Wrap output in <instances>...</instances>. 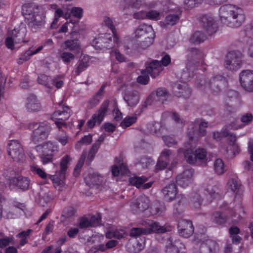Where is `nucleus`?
I'll return each mask as SVG.
<instances>
[{
  "label": "nucleus",
  "instance_id": "1",
  "mask_svg": "<svg viewBox=\"0 0 253 253\" xmlns=\"http://www.w3.org/2000/svg\"><path fill=\"white\" fill-rule=\"evenodd\" d=\"M219 15L221 22L230 27H238L245 20L243 10L231 4L221 6Z\"/></svg>",
  "mask_w": 253,
  "mask_h": 253
},
{
  "label": "nucleus",
  "instance_id": "2",
  "mask_svg": "<svg viewBox=\"0 0 253 253\" xmlns=\"http://www.w3.org/2000/svg\"><path fill=\"white\" fill-rule=\"evenodd\" d=\"M169 120H173L179 127H182L184 125V121L181 119L179 115L175 112H166L162 115V123ZM147 131L153 134L158 136H163V134H166L168 129L162 123L152 122L147 126Z\"/></svg>",
  "mask_w": 253,
  "mask_h": 253
},
{
  "label": "nucleus",
  "instance_id": "3",
  "mask_svg": "<svg viewBox=\"0 0 253 253\" xmlns=\"http://www.w3.org/2000/svg\"><path fill=\"white\" fill-rule=\"evenodd\" d=\"M28 128L32 131L31 139L35 143L41 142L46 139L51 130L49 123L46 122L30 123Z\"/></svg>",
  "mask_w": 253,
  "mask_h": 253
},
{
  "label": "nucleus",
  "instance_id": "4",
  "mask_svg": "<svg viewBox=\"0 0 253 253\" xmlns=\"http://www.w3.org/2000/svg\"><path fill=\"white\" fill-rule=\"evenodd\" d=\"M35 149L43 165L52 163L58 151V145L50 141L37 145Z\"/></svg>",
  "mask_w": 253,
  "mask_h": 253
},
{
  "label": "nucleus",
  "instance_id": "5",
  "mask_svg": "<svg viewBox=\"0 0 253 253\" xmlns=\"http://www.w3.org/2000/svg\"><path fill=\"white\" fill-rule=\"evenodd\" d=\"M22 11L29 24L41 25L42 18L39 14L40 8L35 3L25 4L22 7Z\"/></svg>",
  "mask_w": 253,
  "mask_h": 253
},
{
  "label": "nucleus",
  "instance_id": "6",
  "mask_svg": "<svg viewBox=\"0 0 253 253\" xmlns=\"http://www.w3.org/2000/svg\"><path fill=\"white\" fill-rule=\"evenodd\" d=\"M178 153L179 154H183L186 161L190 164H195L197 161L202 162H207V152L206 149L204 148H198L196 150L194 153V157L192 154V151L191 149H188L184 151L183 149L178 150Z\"/></svg>",
  "mask_w": 253,
  "mask_h": 253
},
{
  "label": "nucleus",
  "instance_id": "7",
  "mask_svg": "<svg viewBox=\"0 0 253 253\" xmlns=\"http://www.w3.org/2000/svg\"><path fill=\"white\" fill-rule=\"evenodd\" d=\"M7 152L14 161L20 162L24 160L23 150L21 144L17 140L9 141L7 144Z\"/></svg>",
  "mask_w": 253,
  "mask_h": 253
},
{
  "label": "nucleus",
  "instance_id": "8",
  "mask_svg": "<svg viewBox=\"0 0 253 253\" xmlns=\"http://www.w3.org/2000/svg\"><path fill=\"white\" fill-rule=\"evenodd\" d=\"M71 116V111L67 106H63L61 109L55 111L52 115V120H56L55 124L59 131H61L63 126H66L65 121L67 120Z\"/></svg>",
  "mask_w": 253,
  "mask_h": 253
},
{
  "label": "nucleus",
  "instance_id": "9",
  "mask_svg": "<svg viewBox=\"0 0 253 253\" xmlns=\"http://www.w3.org/2000/svg\"><path fill=\"white\" fill-rule=\"evenodd\" d=\"M242 55L239 51H232L228 53L225 61V67L228 70L234 71L240 68L242 64Z\"/></svg>",
  "mask_w": 253,
  "mask_h": 253
},
{
  "label": "nucleus",
  "instance_id": "10",
  "mask_svg": "<svg viewBox=\"0 0 253 253\" xmlns=\"http://www.w3.org/2000/svg\"><path fill=\"white\" fill-rule=\"evenodd\" d=\"M225 83V79L222 76L216 75L210 79L208 83L206 82L205 79L201 80L198 87H200L204 86L205 89H211L214 92H217L220 89L221 85Z\"/></svg>",
  "mask_w": 253,
  "mask_h": 253
},
{
  "label": "nucleus",
  "instance_id": "11",
  "mask_svg": "<svg viewBox=\"0 0 253 253\" xmlns=\"http://www.w3.org/2000/svg\"><path fill=\"white\" fill-rule=\"evenodd\" d=\"M110 102L108 100L104 101L101 104L97 112L93 114L91 118L87 122V126L92 128L97 123L100 125L103 120L104 117L108 110Z\"/></svg>",
  "mask_w": 253,
  "mask_h": 253
},
{
  "label": "nucleus",
  "instance_id": "12",
  "mask_svg": "<svg viewBox=\"0 0 253 253\" xmlns=\"http://www.w3.org/2000/svg\"><path fill=\"white\" fill-rule=\"evenodd\" d=\"M228 145L223 153H226L228 158H234L238 155L241 151L240 147L237 143V137L234 134H232L228 138Z\"/></svg>",
  "mask_w": 253,
  "mask_h": 253
},
{
  "label": "nucleus",
  "instance_id": "13",
  "mask_svg": "<svg viewBox=\"0 0 253 253\" xmlns=\"http://www.w3.org/2000/svg\"><path fill=\"white\" fill-rule=\"evenodd\" d=\"M166 253H185V247L179 239L169 238L165 247Z\"/></svg>",
  "mask_w": 253,
  "mask_h": 253
},
{
  "label": "nucleus",
  "instance_id": "14",
  "mask_svg": "<svg viewBox=\"0 0 253 253\" xmlns=\"http://www.w3.org/2000/svg\"><path fill=\"white\" fill-rule=\"evenodd\" d=\"M239 80L241 85L245 90L253 91V71H243L240 74Z\"/></svg>",
  "mask_w": 253,
  "mask_h": 253
},
{
  "label": "nucleus",
  "instance_id": "15",
  "mask_svg": "<svg viewBox=\"0 0 253 253\" xmlns=\"http://www.w3.org/2000/svg\"><path fill=\"white\" fill-rule=\"evenodd\" d=\"M142 224L145 226L144 234L145 235L153 233H163L169 231L167 227L160 226L158 223L150 220L144 221Z\"/></svg>",
  "mask_w": 253,
  "mask_h": 253
},
{
  "label": "nucleus",
  "instance_id": "16",
  "mask_svg": "<svg viewBox=\"0 0 253 253\" xmlns=\"http://www.w3.org/2000/svg\"><path fill=\"white\" fill-rule=\"evenodd\" d=\"M201 26L209 35H211L217 30V24L211 15H204L200 18Z\"/></svg>",
  "mask_w": 253,
  "mask_h": 253
},
{
  "label": "nucleus",
  "instance_id": "17",
  "mask_svg": "<svg viewBox=\"0 0 253 253\" xmlns=\"http://www.w3.org/2000/svg\"><path fill=\"white\" fill-rule=\"evenodd\" d=\"M242 127L241 125L237 124L236 122H233L227 125L222 129L221 132L214 131L212 133L213 138L216 141H220L223 137H229L233 133L229 132L230 129H238Z\"/></svg>",
  "mask_w": 253,
  "mask_h": 253
},
{
  "label": "nucleus",
  "instance_id": "18",
  "mask_svg": "<svg viewBox=\"0 0 253 253\" xmlns=\"http://www.w3.org/2000/svg\"><path fill=\"white\" fill-rule=\"evenodd\" d=\"M203 189L205 195V198L208 201H211L218 195V187L214 184V182L212 180L205 182L203 184Z\"/></svg>",
  "mask_w": 253,
  "mask_h": 253
},
{
  "label": "nucleus",
  "instance_id": "19",
  "mask_svg": "<svg viewBox=\"0 0 253 253\" xmlns=\"http://www.w3.org/2000/svg\"><path fill=\"white\" fill-rule=\"evenodd\" d=\"M178 230L181 236L188 238L193 234L194 227L191 221L181 219L178 223Z\"/></svg>",
  "mask_w": 253,
  "mask_h": 253
},
{
  "label": "nucleus",
  "instance_id": "20",
  "mask_svg": "<svg viewBox=\"0 0 253 253\" xmlns=\"http://www.w3.org/2000/svg\"><path fill=\"white\" fill-rule=\"evenodd\" d=\"M194 172L193 169H189L178 175L176 178L177 184L182 187L189 186L193 181Z\"/></svg>",
  "mask_w": 253,
  "mask_h": 253
},
{
  "label": "nucleus",
  "instance_id": "21",
  "mask_svg": "<svg viewBox=\"0 0 253 253\" xmlns=\"http://www.w3.org/2000/svg\"><path fill=\"white\" fill-rule=\"evenodd\" d=\"M112 40L110 34H104L95 39L92 42V44L95 48L100 49L104 48L110 49L112 47Z\"/></svg>",
  "mask_w": 253,
  "mask_h": 253
},
{
  "label": "nucleus",
  "instance_id": "22",
  "mask_svg": "<svg viewBox=\"0 0 253 253\" xmlns=\"http://www.w3.org/2000/svg\"><path fill=\"white\" fill-rule=\"evenodd\" d=\"M234 214L231 209H227L222 212L216 211L212 214L211 219L214 223L221 225L225 223L230 216H234Z\"/></svg>",
  "mask_w": 253,
  "mask_h": 253
},
{
  "label": "nucleus",
  "instance_id": "23",
  "mask_svg": "<svg viewBox=\"0 0 253 253\" xmlns=\"http://www.w3.org/2000/svg\"><path fill=\"white\" fill-rule=\"evenodd\" d=\"M149 204L150 200L145 195H142L135 202L132 203L131 208L133 212H139L147 210Z\"/></svg>",
  "mask_w": 253,
  "mask_h": 253
},
{
  "label": "nucleus",
  "instance_id": "24",
  "mask_svg": "<svg viewBox=\"0 0 253 253\" xmlns=\"http://www.w3.org/2000/svg\"><path fill=\"white\" fill-rule=\"evenodd\" d=\"M101 218L99 214L92 216L89 219L86 217H82L80 220L79 227L81 229H84L98 226L100 224Z\"/></svg>",
  "mask_w": 253,
  "mask_h": 253
},
{
  "label": "nucleus",
  "instance_id": "25",
  "mask_svg": "<svg viewBox=\"0 0 253 253\" xmlns=\"http://www.w3.org/2000/svg\"><path fill=\"white\" fill-rule=\"evenodd\" d=\"M124 99L128 106L133 107L139 102V94L137 91L127 90L124 94Z\"/></svg>",
  "mask_w": 253,
  "mask_h": 253
},
{
  "label": "nucleus",
  "instance_id": "26",
  "mask_svg": "<svg viewBox=\"0 0 253 253\" xmlns=\"http://www.w3.org/2000/svg\"><path fill=\"white\" fill-rule=\"evenodd\" d=\"M154 30L151 25L141 24L134 32V38L138 42L139 40L145 38L146 35L152 34Z\"/></svg>",
  "mask_w": 253,
  "mask_h": 253
},
{
  "label": "nucleus",
  "instance_id": "27",
  "mask_svg": "<svg viewBox=\"0 0 253 253\" xmlns=\"http://www.w3.org/2000/svg\"><path fill=\"white\" fill-rule=\"evenodd\" d=\"M120 8L124 11L130 8L139 9L146 3L142 0H120Z\"/></svg>",
  "mask_w": 253,
  "mask_h": 253
},
{
  "label": "nucleus",
  "instance_id": "28",
  "mask_svg": "<svg viewBox=\"0 0 253 253\" xmlns=\"http://www.w3.org/2000/svg\"><path fill=\"white\" fill-rule=\"evenodd\" d=\"M25 107L29 112H37L41 110V105L37 97L31 94L26 99Z\"/></svg>",
  "mask_w": 253,
  "mask_h": 253
},
{
  "label": "nucleus",
  "instance_id": "29",
  "mask_svg": "<svg viewBox=\"0 0 253 253\" xmlns=\"http://www.w3.org/2000/svg\"><path fill=\"white\" fill-rule=\"evenodd\" d=\"M103 22L111 30L114 37V40L115 41L118 46L121 47L122 46H123L125 50L128 49L129 47L127 46L124 45V42H123L117 37V32L113 25L112 20L108 17H104L103 19Z\"/></svg>",
  "mask_w": 253,
  "mask_h": 253
},
{
  "label": "nucleus",
  "instance_id": "30",
  "mask_svg": "<svg viewBox=\"0 0 253 253\" xmlns=\"http://www.w3.org/2000/svg\"><path fill=\"white\" fill-rule=\"evenodd\" d=\"M163 69L161 61L154 60L152 61L149 66L146 68V71L152 78H156Z\"/></svg>",
  "mask_w": 253,
  "mask_h": 253
},
{
  "label": "nucleus",
  "instance_id": "31",
  "mask_svg": "<svg viewBox=\"0 0 253 253\" xmlns=\"http://www.w3.org/2000/svg\"><path fill=\"white\" fill-rule=\"evenodd\" d=\"M50 179L52 180L54 187L58 191H62L66 188V184L64 181L66 176L64 174V177L63 178L61 173L56 172L54 175H50Z\"/></svg>",
  "mask_w": 253,
  "mask_h": 253
},
{
  "label": "nucleus",
  "instance_id": "32",
  "mask_svg": "<svg viewBox=\"0 0 253 253\" xmlns=\"http://www.w3.org/2000/svg\"><path fill=\"white\" fill-rule=\"evenodd\" d=\"M173 88L175 95L178 97L187 98L191 94V90L185 83H182V84H175Z\"/></svg>",
  "mask_w": 253,
  "mask_h": 253
},
{
  "label": "nucleus",
  "instance_id": "33",
  "mask_svg": "<svg viewBox=\"0 0 253 253\" xmlns=\"http://www.w3.org/2000/svg\"><path fill=\"white\" fill-rule=\"evenodd\" d=\"M162 193L166 201H171L176 197L177 189L174 183H171L166 186L163 190Z\"/></svg>",
  "mask_w": 253,
  "mask_h": 253
},
{
  "label": "nucleus",
  "instance_id": "34",
  "mask_svg": "<svg viewBox=\"0 0 253 253\" xmlns=\"http://www.w3.org/2000/svg\"><path fill=\"white\" fill-rule=\"evenodd\" d=\"M217 246L215 242L208 239L201 243L200 252L201 253H215Z\"/></svg>",
  "mask_w": 253,
  "mask_h": 253
},
{
  "label": "nucleus",
  "instance_id": "35",
  "mask_svg": "<svg viewBox=\"0 0 253 253\" xmlns=\"http://www.w3.org/2000/svg\"><path fill=\"white\" fill-rule=\"evenodd\" d=\"M90 58L88 55L81 57L78 62L77 67L74 72L76 76H79L82 72L85 71L89 66Z\"/></svg>",
  "mask_w": 253,
  "mask_h": 253
},
{
  "label": "nucleus",
  "instance_id": "36",
  "mask_svg": "<svg viewBox=\"0 0 253 253\" xmlns=\"http://www.w3.org/2000/svg\"><path fill=\"white\" fill-rule=\"evenodd\" d=\"M84 180L89 187L93 188L100 185L103 181L102 176L95 173L89 174L84 177Z\"/></svg>",
  "mask_w": 253,
  "mask_h": 253
},
{
  "label": "nucleus",
  "instance_id": "37",
  "mask_svg": "<svg viewBox=\"0 0 253 253\" xmlns=\"http://www.w3.org/2000/svg\"><path fill=\"white\" fill-rule=\"evenodd\" d=\"M196 70L195 64L191 61H188L186 64L185 70L183 71L181 79L183 81H188L193 76L194 72Z\"/></svg>",
  "mask_w": 253,
  "mask_h": 253
},
{
  "label": "nucleus",
  "instance_id": "38",
  "mask_svg": "<svg viewBox=\"0 0 253 253\" xmlns=\"http://www.w3.org/2000/svg\"><path fill=\"white\" fill-rule=\"evenodd\" d=\"M26 29L24 26H21L19 29H14L9 33L10 37L15 39V43H19L23 41L26 35Z\"/></svg>",
  "mask_w": 253,
  "mask_h": 253
},
{
  "label": "nucleus",
  "instance_id": "39",
  "mask_svg": "<svg viewBox=\"0 0 253 253\" xmlns=\"http://www.w3.org/2000/svg\"><path fill=\"white\" fill-rule=\"evenodd\" d=\"M29 180L27 177H12V178L10 179L9 184L10 186H11L12 184L16 185L20 189L26 190L28 189L29 186Z\"/></svg>",
  "mask_w": 253,
  "mask_h": 253
},
{
  "label": "nucleus",
  "instance_id": "40",
  "mask_svg": "<svg viewBox=\"0 0 253 253\" xmlns=\"http://www.w3.org/2000/svg\"><path fill=\"white\" fill-rule=\"evenodd\" d=\"M155 38L154 31H152V34L146 35L145 38L139 40L138 42V46L139 48L145 49L150 46L153 43Z\"/></svg>",
  "mask_w": 253,
  "mask_h": 253
},
{
  "label": "nucleus",
  "instance_id": "41",
  "mask_svg": "<svg viewBox=\"0 0 253 253\" xmlns=\"http://www.w3.org/2000/svg\"><path fill=\"white\" fill-rule=\"evenodd\" d=\"M111 171L113 176H118L120 173H121V174H127L128 169L125 164L119 163L112 166Z\"/></svg>",
  "mask_w": 253,
  "mask_h": 253
},
{
  "label": "nucleus",
  "instance_id": "42",
  "mask_svg": "<svg viewBox=\"0 0 253 253\" xmlns=\"http://www.w3.org/2000/svg\"><path fill=\"white\" fill-rule=\"evenodd\" d=\"M32 230L28 229L26 231H23L17 234L16 237L20 238L19 245L18 248L24 246L28 243V238L32 232Z\"/></svg>",
  "mask_w": 253,
  "mask_h": 253
},
{
  "label": "nucleus",
  "instance_id": "43",
  "mask_svg": "<svg viewBox=\"0 0 253 253\" xmlns=\"http://www.w3.org/2000/svg\"><path fill=\"white\" fill-rule=\"evenodd\" d=\"M240 232V230L237 227L232 226L229 228L230 237L232 239L233 243L239 244L240 242L241 238L238 235Z\"/></svg>",
  "mask_w": 253,
  "mask_h": 253
},
{
  "label": "nucleus",
  "instance_id": "44",
  "mask_svg": "<svg viewBox=\"0 0 253 253\" xmlns=\"http://www.w3.org/2000/svg\"><path fill=\"white\" fill-rule=\"evenodd\" d=\"M63 47L69 50H76L80 48V44L76 40H70L65 41L63 44Z\"/></svg>",
  "mask_w": 253,
  "mask_h": 253
},
{
  "label": "nucleus",
  "instance_id": "45",
  "mask_svg": "<svg viewBox=\"0 0 253 253\" xmlns=\"http://www.w3.org/2000/svg\"><path fill=\"white\" fill-rule=\"evenodd\" d=\"M213 169L215 172L220 175L225 171V164L221 159H217L214 162Z\"/></svg>",
  "mask_w": 253,
  "mask_h": 253
},
{
  "label": "nucleus",
  "instance_id": "46",
  "mask_svg": "<svg viewBox=\"0 0 253 253\" xmlns=\"http://www.w3.org/2000/svg\"><path fill=\"white\" fill-rule=\"evenodd\" d=\"M206 39V36L200 31L195 32L191 37L190 42L194 44L203 42Z\"/></svg>",
  "mask_w": 253,
  "mask_h": 253
},
{
  "label": "nucleus",
  "instance_id": "47",
  "mask_svg": "<svg viewBox=\"0 0 253 253\" xmlns=\"http://www.w3.org/2000/svg\"><path fill=\"white\" fill-rule=\"evenodd\" d=\"M145 245V240L140 239V242L137 241L135 245H128V251L130 253H138L144 249Z\"/></svg>",
  "mask_w": 253,
  "mask_h": 253
},
{
  "label": "nucleus",
  "instance_id": "48",
  "mask_svg": "<svg viewBox=\"0 0 253 253\" xmlns=\"http://www.w3.org/2000/svg\"><path fill=\"white\" fill-rule=\"evenodd\" d=\"M147 180L145 176H133L129 178L130 183L137 188H141L142 184Z\"/></svg>",
  "mask_w": 253,
  "mask_h": 253
},
{
  "label": "nucleus",
  "instance_id": "49",
  "mask_svg": "<svg viewBox=\"0 0 253 253\" xmlns=\"http://www.w3.org/2000/svg\"><path fill=\"white\" fill-rule=\"evenodd\" d=\"M41 198L40 199V204L42 206H44L45 204L50 202L53 199L52 193L48 191L47 192L42 193L40 194Z\"/></svg>",
  "mask_w": 253,
  "mask_h": 253
},
{
  "label": "nucleus",
  "instance_id": "50",
  "mask_svg": "<svg viewBox=\"0 0 253 253\" xmlns=\"http://www.w3.org/2000/svg\"><path fill=\"white\" fill-rule=\"evenodd\" d=\"M51 80L49 77L44 74H40L38 78V82L40 84L43 85L49 88H52V85L50 84Z\"/></svg>",
  "mask_w": 253,
  "mask_h": 253
},
{
  "label": "nucleus",
  "instance_id": "51",
  "mask_svg": "<svg viewBox=\"0 0 253 253\" xmlns=\"http://www.w3.org/2000/svg\"><path fill=\"white\" fill-rule=\"evenodd\" d=\"M241 186L239 181L235 178H230L227 183V188L233 192H237Z\"/></svg>",
  "mask_w": 253,
  "mask_h": 253
},
{
  "label": "nucleus",
  "instance_id": "52",
  "mask_svg": "<svg viewBox=\"0 0 253 253\" xmlns=\"http://www.w3.org/2000/svg\"><path fill=\"white\" fill-rule=\"evenodd\" d=\"M71 160V159L68 156L64 157L61 160L60 163V170L58 172L61 173V175L63 178L64 177V174H66L68 164Z\"/></svg>",
  "mask_w": 253,
  "mask_h": 253
},
{
  "label": "nucleus",
  "instance_id": "53",
  "mask_svg": "<svg viewBox=\"0 0 253 253\" xmlns=\"http://www.w3.org/2000/svg\"><path fill=\"white\" fill-rule=\"evenodd\" d=\"M165 208L164 206L160 203H155L151 207L150 212L152 215H160L165 211Z\"/></svg>",
  "mask_w": 253,
  "mask_h": 253
},
{
  "label": "nucleus",
  "instance_id": "54",
  "mask_svg": "<svg viewBox=\"0 0 253 253\" xmlns=\"http://www.w3.org/2000/svg\"><path fill=\"white\" fill-rule=\"evenodd\" d=\"M137 117L136 116H127L121 122L120 126L123 128L128 127L135 123Z\"/></svg>",
  "mask_w": 253,
  "mask_h": 253
},
{
  "label": "nucleus",
  "instance_id": "55",
  "mask_svg": "<svg viewBox=\"0 0 253 253\" xmlns=\"http://www.w3.org/2000/svg\"><path fill=\"white\" fill-rule=\"evenodd\" d=\"M173 157V155L172 151L169 149H164L161 153L159 158L167 162L169 164L170 160Z\"/></svg>",
  "mask_w": 253,
  "mask_h": 253
},
{
  "label": "nucleus",
  "instance_id": "56",
  "mask_svg": "<svg viewBox=\"0 0 253 253\" xmlns=\"http://www.w3.org/2000/svg\"><path fill=\"white\" fill-rule=\"evenodd\" d=\"M124 235V231L121 230H110L108 231L106 233V236L107 238H115L117 239H120L123 237Z\"/></svg>",
  "mask_w": 253,
  "mask_h": 253
},
{
  "label": "nucleus",
  "instance_id": "57",
  "mask_svg": "<svg viewBox=\"0 0 253 253\" xmlns=\"http://www.w3.org/2000/svg\"><path fill=\"white\" fill-rule=\"evenodd\" d=\"M60 58L65 64H69L74 60L75 56L69 52H63L61 54Z\"/></svg>",
  "mask_w": 253,
  "mask_h": 253
},
{
  "label": "nucleus",
  "instance_id": "58",
  "mask_svg": "<svg viewBox=\"0 0 253 253\" xmlns=\"http://www.w3.org/2000/svg\"><path fill=\"white\" fill-rule=\"evenodd\" d=\"M179 19L178 14H169L166 17L165 23L167 25H174L178 21Z\"/></svg>",
  "mask_w": 253,
  "mask_h": 253
},
{
  "label": "nucleus",
  "instance_id": "59",
  "mask_svg": "<svg viewBox=\"0 0 253 253\" xmlns=\"http://www.w3.org/2000/svg\"><path fill=\"white\" fill-rule=\"evenodd\" d=\"M4 234L2 233H0V248H3L8 246L11 242L13 241V236L6 237L3 238Z\"/></svg>",
  "mask_w": 253,
  "mask_h": 253
},
{
  "label": "nucleus",
  "instance_id": "60",
  "mask_svg": "<svg viewBox=\"0 0 253 253\" xmlns=\"http://www.w3.org/2000/svg\"><path fill=\"white\" fill-rule=\"evenodd\" d=\"M55 138L63 146L66 145L68 142V137L65 132H59Z\"/></svg>",
  "mask_w": 253,
  "mask_h": 253
},
{
  "label": "nucleus",
  "instance_id": "61",
  "mask_svg": "<svg viewBox=\"0 0 253 253\" xmlns=\"http://www.w3.org/2000/svg\"><path fill=\"white\" fill-rule=\"evenodd\" d=\"M64 13L61 8H57L54 13V19L51 24V28H55L58 22L59 18L63 16Z\"/></svg>",
  "mask_w": 253,
  "mask_h": 253
},
{
  "label": "nucleus",
  "instance_id": "62",
  "mask_svg": "<svg viewBox=\"0 0 253 253\" xmlns=\"http://www.w3.org/2000/svg\"><path fill=\"white\" fill-rule=\"evenodd\" d=\"M197 125H199V133L202 136H204L206 134V131L204 128L207 127L208 123L197 120L194 122V126H197Z\"/></svg>",
  "mask_w": 253,
  "mask_h": 253
},
{
  "label": "nucleus",
  "instance_id": "63",
  "mask_svg": "<svg viewBox=\"0 0 253 253\" xmlns=\"http://www.w3.org/2000/svg\"><path fill=\"white\" fill-rule=\"evenodd\" d=\"M145 234H144V227L143 228H132L129 233V235L131 237L137 238L140 236Z\"/></svg>",
  "mask_w": 253,
  "mask_h": 253
},
{
  "label": "nucleus",
  "instance_id": "64",
  "mask_svg": "<svg viewBox=\"0 0 253 253\" xmlns=\"http://www.w3.org/2000/svg\"><path fill=\"white\" fill-rule=\"evenodd\" d=\"M147 18L154 20H158L161 18V13L157 10H151L147 12Z\"/></svg>",
  "mask_w": 253,
  "mask_h": 253
}]
</instances>
